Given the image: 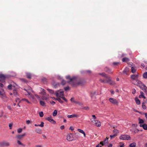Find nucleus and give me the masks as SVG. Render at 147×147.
Listing matches in <instances>:
<instances>
[{"mask_svg": "<svg viewBox=\"0 0 147 147\" xmlns=\"http://www.w3.org/2000/svg\"><path fill=\"white\" fill-rule=\"evenodd\" d=\"M66 78L67 80H69L67 82H70V84L73 87H75L78 85H83L85 83L84 80L78 79L75 77L71 78L69 76H67Z\"/></svg>", "mask_w": 147, "mask_h": 147, "instance_id": "nucleus-1", "label": "nucleus"}, {"mask_svg": "<svg viewBox=\"0 0 147 147\" xmlns=\"http://www.w3.org/2000/svg\"><path fill=\"white\" fill-rule=\"evenodd\" d=\"M99 74L104 77L105 79H100V81L103 83H109L110 85H113L115 84L114 82L110 79V77L105 73H100Z\"/></svg>", "mask_w": 147, "mask_h": 147, "instance_id": "nucleus-2", "label": "nucleus"}, {"mask_svg": "<svg viewBox=\"0 0 147 147\" xmlns=\"http://www.w3.org/2000/svg\"><path fill=\"white\" fill-rule=\"evenodd\" d=\"M133 83L134 84L138 86L143 90L146 91L147 87L145 85L143 84L140 81L137 80H136L135 82H133Z\"/></svg>", "mask_w": 147, "mask_h": 147, "instance_id": "nucleus-3", "label": "nucleus"}, {"mask_svg": "<svg viewBox=\"0 0 147 147\" xmlns=\"http://www.w3.org/2000/svg\"><path fill=\"white\" fill-rule=\"evenodd\" d=\"M23 92L26 95L30 96L31 97H32V95L31 93V92L32 91V88L30 87H28L24 88L23 89Z\"/></svg>", "mask_w": 147, "mask_h": 147, "instance_id": "nucleus-4", "label": "nucleus"}, {"mask_svg": "<svg viewBox=\"0 0 147 147\" xmlns=\"http://www.w3.org/2000/svg\"><path fill=\"white\" fill-rule=\"evenodd\" d=\"M92 122L93 123L94 125L98 127H100L101 125L100 122L98 120H93V119H91Z\"/></svg>", "mask_w": 147, "mask_h": 147, "instance_id": "nucleus-5", "label": "nucleus"}, {"mask_svg": "<svg viewBox=\"0 0 147 147\" xmlns=\"http://www.w3.org/2000/svg\"><path fill=\"white\" fill-rule=\"evenodd\" d=\"M120 139L121 140H130L131 139V138L129 135H124L120 136Z\"/></svg>", "mask_w": 147, "mask_h": 147, "instance_id": "nucleus-6", "label": "nucleus"}, {"mask_svg": "<svg viewBox=\"0 0 147 147\" xmlns=\"http://www.w3.org/2000/svg\"><path fill=\"white\" fill-rule=\"evenodd\" d=\"M109 100V101L113 104L116 105H118L119 102L116 99L113 98H110Z\"/></svg>", "mask_w": 147, "mask_h": 147, "instance_id": "nucleus-7", "label": "nucleus"}, {"mask_svg": "<svg viewBox=\"0 0 147 147\" xmlns=\"http://www.w3.org/2000/svg\"><path fill=\"white\" fill-rule=\"evenodd\" d=\"M63 95V91L62 90L58 91L56 93V96L57 97H60Z\"/></svg>", "mask_w": 147, "mask_h": 147, "instance_id": "nucleus-8", "label": "nucleus"}, {"mask_svg": "<svg viewBox=\"0 0 147 147\" xmlns=\"http://www.w3.org/2000/svg\"><path fill=\"white\" fill-rule=\"evenodd\" d=\"M67 140L68 141H71L73 140L72 135L71 134H69L67 136Z\"/></svg>", "mask_w": 147, "mask_h": 147, "instance_id": "nucleus-9", "label": "nucleus"}, {"mask_svg": "<svg viewBox=\"0 0 147 147\" xmlns=\"http://www.w3.org/2000/svg\"><path fill=\"white\" fill-rule=\"evenodd\" d=\"M46 119L53 124H55L56 123L55 121L51 117H47L46 118Z\"/></svg>", "mask_w": 147, "mask_h": 147, "instance_id": "nucleus-10", "label": "nucleus"}, {"mask_svg": "<svg viewBox=\"0 0 147 147\" xmlns=\"http://www.w3.org/2000/svg\"><path fill=\"white\" fill-rule=\"evenodd\" d=\"M5 78V75L2 74H0V81L1 82H4Z\"/></svg>", "mask_w": 147, "mask_h": 147, "instance_id": "nucleus-11", "label": "nucleus"}, {"mask_svg": "<svg viewBox=\"0 0 147 147\" xmlns=\"http://www.w3.org/2000/svg\"><path fill=\"white\" fill-rule=\"evenodd\" d=\"M138 74H135L132 75L131 76V79L133 80V82H135L136 80H137L136 79L138 78Z\"/></svg>", "mask_w": 147, "mask_h": 147, "instance_id": "nucleus-12", "label": "nucleus"}, {"mask_svg": "<svg viewBox=\"0 0 147 147\" xmlns=\"http://www.w3.org/2000/svg\"><path fill=\"white\" fill-rule=\"evenodd\" d=\"M104 70L106 72L109 74H112L113 72L111 69L107 67H106L104 69Z\"/></svg>", "mask_w": 147, "mask_h": 147, "instance_id": "nucleus-13", "label": "nucleus"}, {"mask_svg": "<svg viewBox=\"0 0 147 147\" xmlns=\"http://www.w3.org/2000/svg\"><path fill=\"white\" fill-rule=\"evenodd\" d=\"M79 115L77 114H73L71 115H68L67 117L68 118H71L73 117H78Z\"/></svg>", "mask_w": 147, "mask_h": 147, "instance_id": "nucleus-14", "label": "nucleus"}, {"mask_svg": "<svg viewBox=\"0 0 147 147\" xmlns=\"http://www.w3.org/2000/svg\"><path fill=\"white\" fill-rule=\"evenodd\" d=\"M129 71V69L127 67H125L124 70L123 71V74H125L126 75L128 74V73Z\"/></svg>", "mask_w": 147, "mask_h": 147, "instance_id": "nucleus-15", "label": "nucleus"}, {"mask_svg": "<svg viewBox=\"0 0 147 147\" xmlns=\"http://www.w3.org/2000/svg\"><path fill=\"white\" fill-rule=\"evenodd\" d=\"M10 145L9 143L7 142H2V146H9Z\"/></svg>", "mask_w": 147, "mask_h": 147, "instance_id": "nucleus-16", "label": "nucleus"}, {"mask_svg": "<svg viewBox=\"0 0 147 147\" xmlns=\"http://www.w3.org/2000/svg\"><path fill=\"white\" fill-rule=\"evenodd\" d=\"M140 127H143V128L145 130H147V125L145 124H140Z\"/></svg>", "mask_w": 147, "mask_h": 147, "instance_id": "nucleus-17", "label": "nucleus"}, {"mask_svg": "<svg viewBox=\"0 0 147 147\" xmlns=\"http://www.w3.org/2000/svg\"><path fill=\"white\" fill-rule=\"evenodd\" d=\"M25 135V134H23L21 135H18L16 136V138L20 140L22 139V138Z\"/></svg>", "mask_w": 147, "mask_h": 147, "instance_id": "nucleus-18", "label": "nucleus"}, {"mask_svg": "<svg viewBox=\"0 0 147 147\" xmlns=\"http://www.w3.org/2000/svg\"><path fill=\"white\" fill-rule=\"evenodd\" d=\"M129 58L127 57H125L123 58L122 61L123 62H128L129 61Z\"/></svg>", "mask_w": 147, "mask_h": 147, "instance_id": "nucleus-19", "label": "nucleus"}, {"mask_svg": "<svg viewBox=\"0 0 147 147\" xmlns=\"http://www.w3.org/2000/svg\"><path fill=\"white\" fill-rule=\"evenodd\" d=\"M35 131L36 133L38 134H41V133L42 130L38 128L35 129Z\"/></svg>", "mask_w": 147, "mask_h": 147, "instance_id": "nucleus-20", "label": "nucleus"}, {"mask_svg": "<svg viewBox=\"0 0 147 147\" xmlns=\"http://www.w3.org/2000/svg\"><path fill=\"white\" fill-rule=\"evenodd\" d=\"M135 100L137 104L139 105L140 104V100L137 97H136L135 98Z\"/></svg>", "mask_w": 147, "mask_h": 147, "instance_id": "nucleus-21", "label": "nucleus"}, {"mask_svg": "<svg viewBox=\"0 0 147 147\" xmlns=\"http://www.w3.org/2000/svg\"><path fill=\"white\" fill-rule=\"evenodd\" d=\"M104 144L103 143V142H100L99 144L96 145V147H101L104 145Z\"/></svg>", "mask_w": 147, "mask_h": 147, "instance_id": "nucleus-22", "label": "nucleus"}, {"mask_svg": "<svg viewBox=\"0 0 147 147\" xmlns=\"http://www.w3.org/2000/svg\"><path fill=\"white\" fill-rule=\"evenodd\" d=\"M136 144L134 142L130 144L129 147H135Z\"/></svg>", "mask_w": 147, "mask_h": 147, "instance_id": "nucleus-23", "label": "nucleus"}, {"mask_svg": "<svg viewBox=\"0 0 147 147\" xmlns=\"http://www.w3.org/2000/svg\"><path fill=\"white\" fill-rule=\"evenodd\" d=\"M27 77L29 78L30 79L31 78L32 76L31 74L30 73H27L26 74Z\"/></svg>", "mask_w": 147, "mask_h": 147, "instance_id": "nucleus-24", "label": "nucleus"}, {"mask_svg": "<svg viewBox=\"0 0 147 147\" xmlns=\"http://www.w3.org/2000/svg\"><path fill=\"white\" fill-rule=\"evenodd\" d=\"M74 103L78 104L80 106H82L83 105V104L82 103L80 102H79V101H74Z\"/></svg>", "mask_w": 147, "mask_h": 147, "instance_id": "nucleus-25", "label": "nucleus"}, {"mask_svg": "<svg viewBox=\"0 0 147 147\" xmlns=\"http://www.w3.org/2000/svg\"><path fill=\"white\" fill-rule=\"evenodd\" d=\"M56 100H57L60 103H63V101L61 100V98L60 97H57L56 99Z\"/></svg>", "mask_w": 147, "mask_h": 147, "instance_id": "nucleus-26", "label": "nucleus"}, {"mask_svg": "<svg viewBox=\"0 0 147 147\" xmlns=\"http://www.w3.org/2000/svg\"><path fill=\"white\" fill-rule=\"evenodd\" d=\"M139 123L140 124H142V123H143L144 122V121L143 120L141 119L140 118H139Z\"/></svg>", "mask_w": 147, "mask_h": 147, "instance_id": "nucleus-27", "label": "nucleus"}, {"mask_svg": "<svg viewBox=\"0 0 147 147\" xmlns=\"http://www.w3.org/2000/svg\"><path fill=\"white\" fill-rule=\"evenodd\" d=\"M139 97L140 98L143 97L144 98H146L143 95V93L142 92H141V94L139 96Z\"/></svg>", "mask_w": 147, "mask_h": 147, "instance_id": "nucleus-28", "label": "nucleus"}, {"mask_svg": "<svg viewBox=\"0 0 147 147\" xmlns=\"http://www.w3.org/2000/svg\"><path fill=\"white\" fill-rule=\"evenodd\" d=\"M13 94L15 96H17L18 95V92L17 90H14L13 91Z\"/></svg>", "mask_w": 147, "mask_h": 147, "instance_id": "nucleus-29", "label": "nucleus"}, {"mask_svg": "<svg viewBox=\"0 0 147 147\" xmlns=\"http://www.w3.org/2000/svg\"><path fill=\"white\" fill-rule=\"evenodd\" d=\"M57 110H55L53 112V116H55L57 115Z\"/></svg>", "mask_w": 147, "mask_h": 147, "instance_id": "nucleus-30", "label": "nucleus"}, {"mask_svg": "<svg viewBox=\"0 0 147 147\" xmlns=\"http://www.w3.org/2000/svg\"><path fill=\"white\" fill-rule=\"evenodd\" d=\"M113 132L114 133V134H117L119 133V131L117 129H114L113 130Z\"/></svg>", "mask_w": 147, "mask_h": 147, "instance_id": "nucleus-31", "label": "nucleus"}, {"mask_svg": "<svg viewBox=\"0 0 147 147\" xmlns=\"http://www.w3.org/2000/svg\"><path fill=\"white\" fill-rule=\"evenodd\" d=\"M117 134H114L113 135H111L110 136V137L111 138V139H112L115 138L117 136Z\"/></svg>", "mask_w": 147, "mask_h": 147, "instance_id": "nucleus-32", "label": "nucleus"}, {"mask_svg": "<svg viewBox=\"0 0 147 147\" xmlns=\"http://www.w3.org/2000/svg\"><path fill=\"white\" fill-rule=\"evenodd\" d=\"M40 105L42 106H45V103L44 102L42 101H40Z\"/></svg>", "mask_w": 147, "mask_h": 147, "instance_id": "nucleus-33", "label": "nucleus"}, {"mask_svg": "<svg viewBox=\"0 0 147 147\" xmlns=\"http://www.w3.org/2000/svg\"><path fill=\"white\" fill-rule=\"evenodd\" d=\"M131 72L133 73H135L136 71V70L133 67H132L131 68Z\"/></svg>", "mask_w": 147, "mask_h": 147, "instance_id": "nucleus-34", "label": "nucleus"}, {"mask_svg": "<svg viewBox=\"0 0 147 147\" xmlns=\"http://www.w3.org/2000/svg\"><path fill=\"white\" fill-rule=\"evenodd\" d=\"M17 143L18 144L24 146H25V145L23 144H22L21 142L19 140H18L17 141Z\"/></svg>", "mask_w": 147, "mask_h": 147, "instance_id": "nucleus-35", "label": "nucleus"}, {"mask_svg": "<svg viewBox=\"0 0 147 147\" xmlns=\"http://www.w3.org/2000/svg\"><path fill=\"white\" fill-rule=\"evenodd\" d=\"M143 77L145 78H147V72H146L143 75Z\"/></svg>", "mask_w": 147, "mask_h": 147, "instance_id": "nucleus-36", "label": "nucleus"}, {"mask_svg": "<svg viewBox=\"0 0 147 147\" xmlns=\"http://www.w3.org/2000/svg\"><path fill=\"white\" fill-rule=\"evenodd\" d=\"M108 138L107 137H106V139L104 140L103 141V142L104 144L107 143L108 142Z\"/></svg>", "mask_w": 147, "mask_h": 147, "instance_id": "nucleus-37", "label": "nucleus"}, {"mask_svg": "<svg viewBox=\"0 0 147 147\" xmlns=\"http://www.w3.org/2000/svg\"><path fill=\"white\" fill-rule=\"evenodd\" d=\"M47 90L51 94H52L53 93V90H51V89H47Z\"/></svg>", "mask_w": 147, "mask_h": 147, "instance_id": "nucleus-38", "label": "nucleus"}, {"mask_svg": "<svg viewBox=\"0 0 147 147\" xmlns=\"http://www.w3.org/2000/svg\"><path fill=\"white\" fill-rule=\"evenodd\" d=\"M82 109H84L86 110L89 109V108L88 107H82L81 108Z\"/></svg>", "mask_w": 147, "mask_h": 147, "instance_id": "nucleus-39", "label": "nucleus"}, {"mask_svg": "<svg viewBox=\"0 0 147 147\" xmlns=\"http://www.w3.org/2000/svg\"><path fill=\"white\" fill-rule=\"evenodd\" d=\"M39 116L40 117H43L44 114L43 112L41 111L39 113Z\"/></svg>", "mask_w": 147, "mask_h": 147, "instance_id": "nucleus-40", "label": "nucleus"}, {"mask_svg": "<svg viewBox=\"0 0 147 147\" xmlns=\"http://www.w3.org/2000/svg\"><path fill=\"white\" fill-rule=\"evenodd\" d=\"M22 131V129L21 128H20L18 129V133H21Z\"/></svg>", "mask_w": 147, "mask_h": 147, "instance_id": "nucleus-41", "label": "nucleus"}, {"mask_svg": "<svg viewBox=\"0 0 147 147\" xmlns=\"http://www.w3.org/2000/svg\"><path fill=\"white\" fill-rule=\"evenodd\" d=\"M142 107L144 109H146V106L145 105V103H143Z\"/></svg>", "mask_w": 147, "mask_h": 147, "instance_id": "nucleus-42", "label": "nucleus"}, {"mask_svg": "<svg viewBox=\"0 0 147 147\" xmlns=\"http://www.w3.org/2000/svg\"><path fill=\"white\" fill-rule=\"evenodd\" d=\"M78 130L79 132H80L82 133V134H83L84 132V131L83 130L80 129H78Z\"/></svg>", "mask_w": 147, "mask_h": 147, "instance_id": "nucleus-43", "label": "nucleus"}, {"mask_svg": "<svg viewBox=\"0 0 147 147\" xmlns=\"http://www.w3.org/2000/svg\"><path fill=\"white\" fill-rule=\"evenodd\" d=\"M44 123L43 122H41V123L39 125V126L41 127H42L44 126Z\"/></svg>", "mask_w": 147, "mask_h": 147, "instance_id": "nucleus-44", "label": "nucleus"}, {"mask_svg": "<svg viewBox=\"0 0 147 147\" xmlns=\"http://www.w3.org/2000/svg\"><path fill=\"white\" fill-rule=\"evenodd\" d=\"M60 98H61L65 102H67V100L64 97L61 96V97H60Z\"/></svg>", "mask_w": 147, "mask_h": 147, "instance_id": "nucleus-45", "label": "nucleus"}, {"mask_svg": "<svg viewBox=\"0 0 147 147\" xmlns=\"http://www.w3.org/2000/svg\"><path fill=\"white\" fill-rule=\"evenodd\" d=\"M42 81L44 83L47 82V79L45 78H43L42 79Z\"/></svg>", "mask_w": 147, "mask_h": 147, "instance_id": "nucleus-46", "label": "nucleus"}, {"mask_svg": "<svg viewBox=\"0 0 147 147\" xmlns=\"http://www.w3.org/2000/svg\"><path fill=\"white\" fill-rule=\"evenodd\" d=\"M119 64V62H113V64L114 65H118Z\"/></svg>", "mask_w": 147, "mask_h": 147, "instance_id": "nucleus-47", "label": "nucleus"}, {"mask_svg": "<svg viewBox=\"0 0 147 147\" xmlns=\"http://www.w3.org/2000/svg\"><path fill=\"white\" fill-rule=\"evenodd\" d=\"M69 87L68 86L65 87L64 89L65 91H67L69 89Z\"/></svg>", "mask_w": 147, "mask_h": 147, "instance_id": "nucleus-48", "label": "nucleus"}, {"mask_svg": "<svg viewBox=\"0 0 147 147\" xmlns=\"http://www.w3.org/2000/svg\"><path fill=\"white\" fill-rule=\"evenodd\" d=\"M66 83V82L64 80H63L61 82V84L63 85H65Z\"/></svg>", "mask_w": 147, "mask_h": 147, "instance_id": "nucleus-49", "label": "nucleus"}, {"mask_svg": "<svg viewBox=\"0 0 147 147\" xmlns=\"http://www.w3.org/2000/svg\"><path fill=\"white\" fill-rule=\"evenodd\" d=\"M26 123L27 124L29 125L31 123V122L29 120H28L26 121Z\"/></svg>", "mask_w": 147, "mask_h": 147, "instance_id": "nucleus-50", "label": "nucleus"}, {"mask_svg": "<svg viewBox=\"0 0 147 147\" xmlns=\"http://www.w3.org/2000/svg\"><path fill=\"white\" fill-rule=\"evenodd\" d=\"M12 85L10 84L8 86V89L10 90L11 89Z\"/></svg>", "mask_w": 147, "mask_h": 147, "instance_id": "nucleus-51", "label": "nucleus"}, {"mask_svg": "<svg viewBox=\"0 0 147 147\" xmlns=\"http://www.w3.org/2000/svg\"><path fill=\"white\" fill-rule=\"evenodd\" d=\"M70 100L72 102H74V101H76L74 100V99L73 98H71L70 99Z\"/></svg>", "mask_w": 147, "mask_h": 147, "instance_id": "nucleus-52", "label": "nucleus"}, {"mask_svg": "<svg viewBox=\"0 0 147 147\" xmlns=\"http://www.w3.org/2000/svg\"><path fill=\"white\" fill-rule=\"evenodd\" d=\"M42 99L43 100H46L47 99V98L45 96H43L42 97Z\"/></svg>", "mask_w": 147, "mask_h": 147, "instance_id": "nucleus-53", "label": "nucleus"}, {"mask_svg": "<svg viewBox=\"0 0 147 147\" xmlns=\"http://www.w3.org/2000/svg\"><path fill=\"white\" fill-rule=\"evenodd\" d=\"M13 124L12 123H9V127L10 128V129H11L12 127V126Z\"/></svg>", "mask_w": 147, "mask_h": 147, "instance_id": "nucleus-54", "label": "nucleus"}, {"mask_svg": "<svg viewBox=\"0 0 147 147\" xmlns=\"http://www.w3.org/2000/svg\"><path fill=\"white\" fill-rule=\"evenodd\" d=\"M4 92H1L0 91V95L1 96H3L4 95Z\"/></svg>", "mask_w": 147, "mask_h": 147, "instance_id": "nucleus-55", "label": "nucleus"}, {"mask_svg": "<svg viewBox=\"0 0 147 147\" xmlns=\"http://www.w3.org/2000/svg\"><path fill=\"white\" fill-rule=\"evenodd\" d=\"M136 92V90L135 89H133V90H132V93L133 94H135Z\"/></svg>", "mask_w": 147, "mask_h": 147, "instance_id": "nucleus-56", "label": "nucleus"}, {"mask_svg": "<svg viewBox=\"0 0 147 147\" xmlns=\"http://www.w3.org/2000/svg\"><path fill=\"white\" fill-rule=\"evenodd\" d=\"M92 116L94 118V119H93V120H96V117L95 115H92Z\"/></svg>", "mask_w": 147, "mask_h": 147, "instance_id": "nucleus-57", "label": "nucleus"}, {"mask_svg": "<svg viewBox=\"0 0 147 147\" xmlns=\"http://www.w3.org/2000/svg\"><path fill=\"white\" fill-rule=\"evenodd\" d=\"M21 100L22 101H25L26 102H27V101H28V100L25 98H23Z\"/></svg>", "mask_w": 147, "mask_h": 147, "instance_id": "nucleus-58", "label": "nucleus"}, {"mask_svg": "<svg viewBox=\"0 0 147 147\" xmlns=\"http://www.w3.org/2000/svg\"><path fill=\"white\" fill-rule=\"evenodd\" d=\"M60 128L62 129H63L64 128V126L63 125L61 126Z\"/></svg>", "mask_w": 147, "mask_h": 147, "instance_id": "nucleus-59", "label": "nucleus"}, {"mask_svg": "<svg viewBox=\"0 0 147 147\" xmlns=\"http://www.w3.org/2000/svg\"><path fill=\"white\" fill-rule=\"evenodd\" d=\"M110 92L112 94H114V92L113 90H110Z\"/></svg>", "mask_w": 147, "mask_h": 147, "instance_id": "nucleus-60", "label": "nucleus"}, {"mask_svg": "<svg viewBox=\"0 0 147 147\" xmlns=\"http://www.w3.org/2000/svg\"><path fill=\"white\" fill-rule=\"evenodd\" d=\"M51 104L52 105H54L55 104V102L54 101H52L51 102Z\"/></svg>", "mask_w": 147, "mask_h": 147, "instance_id": "nucleus-61", "label": "nucleus"}, {"mask_svg": "<svg viewBox=\"0 0 147 147\" xmlns=\"http://www.w3.org/2000/svg\"><path fill=\"white\" fill-rule=\"evenodd\" d=\"M70 129L71 130L73 131L74 130V128L73 127L71 126L70 127Z\"/></svg>", "mask_w": 147, "mask_h": 147, "instance_id": "nucleus-62", "label": "nucleus"}, {"mask_svg": "<svg viewBox=\"0 0 147 147\" xmlns=\"http://www.w3.org/2000/svg\"><path fill=\"white\" fill-rule=\"evenodd\" d=\"M125 146V145L123 144L122 145H120V147H124Z\"/></svg>", "mask_w": 147, "mask_h": 147, "instance_id": "nucleus-63", "label": "nucleus"}, {"mask_svg": "<svg viewBox=\"0 0 147 147\" xmlns=\"http://www.w3.org/2000/svg\"><path fill=\"white\" fill-rule=\"evenodd\" d=\"M112 144H110L108 146V147H112Z\"/></svg>", "mask_w": 147, "mask_h": 147, "instance_id": "nucleus-64", "label": "nucleus"}]
</instances>
